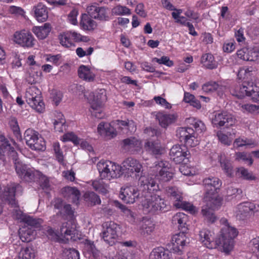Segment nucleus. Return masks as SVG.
I'll return each instance as SVG.
<instances>
[{"label":"nucleus","instance_id":"obj_1","mask_svg":"<svg viewBox=\"0 0 259 259\" xmlns=\"http://www.w3.org/2000/svg\"><path fill=\"white\" fill-rule=\"evenodd\" d=\"M187 220V215L182 212L177 213L172 218L173 223L178 224V229L181 232L172 237L170 250L178 255L183 254L184 246L189 243V238L186 235L188 230L186 224Z\"/></svg>","mask_w":259,"mask_h":259},{"label":"nucleus","instance_id":"obj_2","mask_svg":"<svg viewBox=\"0 0 259 259\" xmlns=\"http://www.w3.org/2000/svg\"><path fill=\"white\" fill-rule=\"evenodd\" d=\"M220 223L223 226L218 237L220 241V249L228 253L233 248L234 239L237 236L238 232L235 228L230 226L226 219L222 218Z\"/></svg>","mask_w":259,"mask_h":259},{"label":"nucleus","instance_id":"obj_3","mask_svg":"<svg viewBox=\"0 0 259 259\" xmlns=\"http://www.w3.org/2000/svg\"><path fill=\"white\" fill-rule=\"evenodd\" d=\"M142 205L146 213H155L165 212L169 209L166 201L158 194L147 195L142 200Z\"/></svg>","mask_w":259,"mask_h":259},{"label":"nucleus","instance_id":"obj_4","mask_svg":"<svg viewBox=\"0 0 259 259\" xmlns=\"http://www.w3.org/2000/svg\"><path fill=\"white\" fill-rule=\"evenodd\" d=\"M102 179L110 180L119 177L121 174V167L111 161H100L97 165Z\"/></svg>","mask_w":259,"mask_h":259},{"label":"nucleus","instance_id":"obj_5","mask_svg":"<svg viewBox=\"0 0 259 259\" xmlns=\"http://www.w3.org/2000/svg\"><path fill=\"white\" fill-rule=\"evenodd\" d=\"M231 93L238 98L248 96L251 97L252 101L254 102L259 101V87L252 82L244 80L241 85L236 87Z\"/></svg>","mask_w":259,"mask_h":259},{"label":"nucleus","instance_id":"obj_6","mask_svg":"<svg viewBox=\"0 0 259 259\" xmlns=\"http://www.w3.org/2000/svg\"><path fill=\"white\" fill-rule=\"evenodd\" d=\"M203 185L205 191L204 200L222 199L218 195V190L221 185V181L217 177H209L203 180Z\"/></svg>","mask_w":259,"mask_h":259},{"label":"nucleus","instance_id":"obj_7","mask_svg":"<svg viewBox=\"0 0 259 259\" xmlns=\"http://www.w3.org/2000/svg\"><path fill=\"white\" fill-rule=\"evenodd\" d=\"M107 97L106 91L104 89H100L94 95L93 100L90 103L92 115L95 117L103 118L105 114L103 111L104 103L106 101Z\"/></svg>","mask_w":259,"mask_h":259},{"label":"nucleus","instance_id":"obj_8","mask_svg":"<svg viewBox=\"0 0 259 259\" xmlns=\"http://www.w3.org/2000/svg\"><path fill=\"white\" fill-rule=\"evenodd\" d=\"M22 191V188L19 184L11 183L0 189V197L12 207L17 209L18 205L15 200V194Z\"/></svg>","mask_w":259,"mask_h":259},{"label":"nucleus","instance_id":"obj_9","mask_svg":"<svg viewBox=\"0 0 259 259\" xmlns=\"http://www.w3.org/2000/svg\"><path fill=\"white\" fill-rule=\"evenodd\" d=\"M102 238L104 241L110 246H112L117 242V232L120 229L119 226L112 221L105 222L102 225Z\"/></svg>","mask_w":259,"mask_h":259},{"label":"nucleus","instance_id":"obj_10","mask_svg":"<svg viewBox=\"0 0 259 259\" xmlns=\"http://www.w3.org/2000/svg\"><path fill=\"white\" fill-rule=\"evenodd\" d=\"M40 90L34 86L29 88L25 93V99L27 103L31 107L38 112H42L45 105L40 97Z\"/></svg>","mask_w":259,"mask_h":259},{"label":"nucleus","instance_id":"obj_11","mask_svg":"<svg viewBox=\"0 0 259 259\" xmlns=\"http://www.w3.org/2000/svg\"><path fill=\"white\" fill-rule=\"evenodd\" d=\"M205 204L202 206L201 213L204 219L208 223H213L217 218L214 211L218 209L222 205V199L212 200H204Z\"/></svg>","mask_w":259,"mask_h":259},{"label":"nucleus","instance_id":"obj_12","mask_svg":"<svg viewBox=\"0 0 259 259\" xmlns=\"http://www.w3.org/2000/svg\"><path fill=\"white\" fill-rule=\"evenodd\" d=\"M153 168L156 173L155 179L161 183L168 182L173 178L174 174L170 171L168 163L166 161L155 162Z\"/></svg>","mask_w":259,"mask_h":259},{"label":"nucleus","instance_id":"obj_13","mask_svg":"<svg viewBox=\"0 0 259 259\" xmlns=\"http://www.w3.org/2000/svg\"><path fill=\"white\" fill-rule=\"evenodd\" d=\"M211 122L217 127L229 128L235 124L236 119L228 112L221 111L214 113Z\"/></svg>","mask_w":259,"mask_h":259},{"label":"nucleus","instance_id":"obj_14","mask_svg":"<svg viewBox=\"0 0 259 259\" xmlns=\"http://www.w3.org/2000/svg\"><path fill=\"white\" fill-rule=\"evenodd\" d=\"M177 136L180 141L188 146L194 147L199 143L195 136L194 130L189 127H180L177 131Z\"/></svg>","mask_w":259,"mask_h":259},{"label":"nucleus","instance_id":"obj_15","mask_svg":"<svg viewBox=\"0 0 259 259\" xmlns=\"http://www.w3.org/2000/svg\"><path fill=\"white\" fill-rule=\"evenodd\" d=\"M14 41L21 47L31 48L34 46L35 39L30 32L22 30L14 33Z\"/></svg>","mask_w":259,"mask_h":259},{"label":"nucleus","instance_id":"obj_16","mask_svg":"<svg viewBox=\"0 0 259 259\" xmlns=\"http://www.w3.org/2000/svg\"><path fill=\"white\" fill-rule=\"evenodd\" d=\"M18 176L23 181L31 182L35 178L36 170L29 168L27 165L20 161H16L14 164Z\"/></svg>","mask_w":259,"mask_h":259},{"label":"nucleus","instance_id":"obj_17","mask_svg":"<svg viewBox=\"0 0 259 259\" xmlns=\"http://www.w3.org/2000/svg\"><path fill=\"white\" fill-rule=\"evenodd\" d=\"M199 239L202 243L209 249H220V241L218 238L214 240L213 234L207 229H202L199 232Z\"/></svg>","mask_w":259,"mask_h":259},{"label":"nucleus","instance_id":"obj_18","mask_svg":"<svg viewBox=\"0 0 259 259\" xmlns=\"http://www.w3.org/2000/svg\"><path fill=\"white\" fill-rule=\"evenodd\" d=\"M140 189L143 191H147L150 193L159 190V186L155 181L149 176L141 175L139 179Z\"/></svg>","mask_w":259,"mask_h":259},{"label":"nucleus","instance_id":"obj_19","mask_svg":"<svg viewBox=\"0 0 259 259\" xmlns=\"http://www.w3.org/2000/svg\"><path fill=\"white\" fill-rule=\"evenodd\" d=\"M140 193L138 189L134 186L121 188L119 194L120 198L126 203H133L138 199Z\"/></svg>","mask_w":259,"mask_h":259},{"label":"nucleus","instance_id":"obj_20","mask_svg":"<svg viewBox=\"0 0 259 259\" xmlns=\"http://www.w3.org/2000/svg\"><path fill=\"white\" fill-rule=\"evenodd\" d=\"M187 149L184 145H175L170 149V159L176 163L182 162L187 155Z\"/></svg>","mask_w":259,"mask_h":259},{"label":"nucleus","instance_id":"obj_21","mask_svg":"<svg viewBox=\"0 0 259 259\" xmlns=\"http://www.w3.org/2000/svg\"><path fill=\"white\" fill-rule=\"evenodd\" d=\"M123 167L128 172L143 174V166L139 160L128 157L125 159L122 162Z\"/></svg>","mask_w":259,"mask_h":259},{"label":"nucleus","instance_id":"obj_22","mask_svg":"<svg viewBox=\"0 0 259 259\" xmlns=\"http://www.w3.org/2000/svg\"><path fill=\"white\" fill-rule=\"evenodd\" d=\"M254 208V205L250 202H244L240 203L236 208V217L239 220H244L253 212Z\"/></svg>","mask_w":259,"mask_h":259},{"label":"nucleus","instance_id":"obj_23","mask_svg":"<svg viewBox=\"0 0 259 259\" xmlns=\"http://www.w3.org/2000/svg\"><path fill=\"white\" fill-rule=\"evenodd\" d=\"M122 147L126 150L134 153L140 150L141 147V143L140 140L135 137H130L124 139L122 141Z\"/></svg>","mask_w":259,"mask_h":259},{"label":"nucleus","instance_id":"obj_24","mask_svg":"<svg viewBox=\"0 0 259 259\" xmlns=\"http://www.w3.org/2000/svg\"><path fill=\"white\" fill-rule=\"evenodd\" d=\"M156 119L158 121L159 124L162 127L166 128L176 121L177 116L172 114L159 112L156 115Z\"/></svg>","mask_w":259,"mask_h":259},{"label":"nucleus","instance_id":"obj_25","mask_svg":"<svg viewBox=\"0 0 259 259\" xmlns=\"http://www.w3.org/2000/svg\"><path fill=\"white\" fill-rule=\"evenodd\" d=\"M97 130L101 136L108 139L113 138L117 135L113 127L107 122H100L98 126Z\"/></svg>","mask_w":259,"mask_h":259},{"label":"nucleus","instance_id":"obj_26","mask_svg":"<svg viewBox=\"0 0 259 259\" xmlns=\"http://www.w3.org/2000/svg\"><path fill=\"white\" fill-rule=\"evenodd\" d=\"M63 196L71 200V201L75 204L78 203V200L80 196L79 191L75 187H65L62 190Z\"/></svg>","mask_w":259,"mask_h":259},{"label":"nucleus","instance_id":"obj_27","mask_svg":"<svg viewBox=\"0 0 259 259\" xmlns=\"http://www.w3.org/2000/svg\"><path fill=\"white\" fill-rule=\"evenodd\" d=\"M84 256L89 259L97 258L99 254V251L96 249L94 242L85 240L83 249Z\"/></svg>","mask_w":259,"mask_h":259},{"label":"nucleus","instance_id":"obj_28","mask_svg":"<svg viewBox=\"0 0 259 259\" xmlns=\"http://www.w3.org/2000/svg\"><path fill=\"white\" fill-rule=\"evenodd\" d=\"M78 75L80 78L88 82L95 80V74L91 70L89 66L81 65L78 69Z\"/></svg>","mask_w":259,"mask_h":259},{"label":"nucleus","instance_id":"obj_29","mask_svg":"<svg viewBox=\"0 0 259 259\" xmlns=\"http://www.w3.org/2000/svg\"><path fill=\"white\" fill-rule=\"evenodd\" d=\"M144 148L146 151L153 155H161L162 153L163 149L160 143L158 141H147Z\"/></svg>","mask_w":259,"mask_h":259},{"label":"nucleus","instance_id":"obj_30","mask_svg":"<svg viewBox=\"0 0 259 259\" xmlns=\"http://www.w3.org/2000/svg\"><path fill=\"white\" fill-rule=\"evenodd\" d=\"M38 181L40 187L47 193L51 190V186L48 178L41 172L37 170L35 171V178L32 181Z\"/></svg>","mask_w":259,"mask_h":259},{"label":"nucleus","instance_id":"obj_31","mask_svg":"<svg viewBox=\"0 0 259 259\" xmlns=\"http://www.w3.org/2000/svg\"><path fill=\"white\" fill-rule=\"evenodd\" d=\"M19 234L20 238L23 242H29L34 238L36 232L34 229L25 226L20 229Z\"/></svg>","mask_w":259,"mask_h":259},{"label":"nucleus","instance_id":"obj_32","mask_svg":"<svg viewBox=\"0 0 259 259\" xmlns=\"http://www.w3.org/2000/svg\"><path fill=\"white\" fill-rule=\"evenodd\" d=\"M35 17L39 22H44L48 18L47 8L42 4L39 3L33 8Z\"/></svg>","mask_w":259,"mask_h":259},{"label":"nucleus","instance_id":"obj_33","mask_svg":"<svg viewBox=\"0 0 259 259\" xmlns=\"http://www.w3.org/2000/svg\"><path fill=\"white\" fill-rule=\"evenodd\" d=\"M51 30V25L48 23H45L42 26H36L32 29V31L40 39H45Z\"/></svg>","mask_w":259,"mask_h":259},{"label":"nucleus","instance_id":"obj_34","mask_svg":"<svg viewBox=\"0 0 259 259\" xmlns=\"http://www.w3.org/2000/svg\"><path fill=\"white\" fill-rule=\"evenodd\" d=\"M75 227L69 222L63 223L60 228L61 235L67 241L72 238V235L75 233Z\"/></svg>","mask_w":259,"mask_h":259},{"label":"nucleus","instance_id":"obj_35","mask_svg":"<svg viewBox=\"0 0 259 259\" xmlns=\"http://www.w3.org/2000/svg\"><path fill=\"white\" fill-rule=\"evenodd\" d=\"M113 204L116 207L120 209L123 212L124 215L127 218L128 221L132 224L136 223V219L135 214L126 206L121 204L118 201L115 200L113 202Z\"/></svg>","mask_w":259,"mask_h":259},{"label":"nucleus","instance_id":"obj_36","mask_svg":"<svg viewBox=\"0 0 259 259\" xmlns=\"http://www.w3.org/2000/svg\"><path fill=\"white\" fill-rule=\"evenodd\" d=\"M201 63L207 69H213L218 67V62L213 56L209 53L204 54L201 58Z\"/></svg>","mask_w":259,"mask_h":259},{"label":"nucleus","instance_id":"obj_37","mask_svg":"<svg viewBox=\"0 0 259 259\" xmlns=\"http://www.w3.org/2000/svg\"><path fill=\"white\" fill-rule=\"evenodd\" d=\"M80 25L85 30H93L97 26L96 22L85 14L82 15Z\"/></svg>","mask_w":259,"mask_h":259},{"label":"nucleus","instance_id":"obj_38","mask_svg":"<svg viewBox=\"0 0 259 259\" xmlns=\"http://www.w3.org/2000/svg\"><path fill=\"white\" fill-rule=\"evenodd\" d=\"M24 223L27 225L26 227H29L33 229H40L43 223V220L41 219L33 218L30 216H24L23 219Z\"/></svg>","mask_w":259,"mask_h":259},{"label":"nucleus","instance_id":"obj_39","mask_svg":"<svg viewBox=\"0 0 259 259\" xmlns=\"http://www.w3.org/2000/svg\"><path fill=\"white\" fill-rule=\"evenodd\" d=\"M155 224L150 220H144L140 227L141 234L145 236L151 235L154 231Z\"/></svg>","mask_w":259,"mask_h":259},{"label":"nucleus","instance_id":"obj_40","mask_svg":"<svg viewBox=\"0 0 259 259\" xmlns=\"http://www.w3.org/2000/svg\"><path fill=\"white\" fill-rule=\"evenodd\" d=\"M165 193L170 199L175 202H178L180 199H183L182 193L178 188L174 186H168L165 188Z\"/></svg>","mask_w":259,"mask_h":259},{"label":"nucleus","instance_id":"obj_41","mask_svg":"<svg viewBox=\"0 0 259 259\" xmlns=\"http://www.w3.org/2000/svg\"><path fill=\"white\" fill-rule=\"evenodd\" d=\"M224 87L219 85L217 82L210 81L206 82L202 85V90L203 91L209 93L215 91H218V94L219 96L223 95V90Z\"/></svg>","mask_w":259,"mask_h":259},{"label":"nucleus","instance_id":"obj_42","mask_svg":"<svg viewBox=\"0 0 259 259\" xmlns=\"http://www.w3.org/2000/svg\"><path fill=\"white\" fill-rule=\"evenodd\" d=\"M150 259H169V253L167 250L162 247H157L153 249L150 254Z\"/></svg>","mask_w":259,"mask_h":259},{"label":"nucleus","instance_id":"obj_43","mask_svg":"<svg viewBox=\"0 0 259 259\" xmlns=\"http://www.w3.org/2000/svg\"><path fill=\"white\" fill-rule=\"evenodd\" d=\"M73 31H68L61 33L59 36L60 44L66 48H70L74 46L71 38H73Z\"/></svg>","mask_w":259,"mask_h":259},{"label":"nucleus","instance_id":"obj_44","mask_svg":"<svg viewBox=\"0 0 259 259\" xmlns=\"http://www.w3.org/2000/svg\"><path fill=\"white\" fill-rule=\"evenodd\" d=\"M115 124L117 126V128L120 129L125 128L131 133L135 132L137 129L136 125L135 122L132 120H127V121L117 120L115 121Z\"/></svg>","mask_w":259,"mask_h":259},{"label":"nucleus","instance_id":"obj_45","mask_svg":"<svg viewBox=\"0 0 259 259\" xmlns=\"http://www.w3.org/2000/svg\"><path fill=\"white\" fill-rule=\"evenodd\" d=\"M24 137L26 144L30 147L39 136L37 132L32 128H28L25 131Z\"/></svg>","mask_w":259,"mask_h":259},{"label":"nucleus","instance_id":"obj_46","mask_svg":"<svg viewBox=\"0 0 259 259\" xmlns=\"http://www.w3.org/2000/svg\"><path fill=\"white\" fill-rule=\"evenodd\" d=\"M174 205L178 208H182L185 210L190 212L192 214H194L196 212V208L191 203L187 201H183L180 199L178 202L174 203Z\"/></svg>","mask_w":259,"mask_h":259},{"label":"nucleus","instance_id":"obj_47","mask_svg":"<svg viewBox=\"0 0 259 259\" xmlns=\"http://www.w3.org/2000/svg\"><path fill=\"white\" fill-rule=\"evenodd\" d=\"M20 259H33L35 257L34 250L31 247H25L21 248L19 252Z\"/></svg>","mask_w":259,"mask_h":259},{"label":"nucleus","instance_id":"obj_48","mask_svg":"<svg viewBox=\"0 0 259 259\" xmlns=\"http://www.w3.org/2000/svg\"><path fill=\"white\" fill-rule=\"evenodd\" d=\"M84 199L90 203L91 205L100 204L101 202L99 196L93 192H87L84 195Z\"/></svg>","mask_w":259,"mask_h":259},{"label":"nucleus","instance_id":"obj_49","mask_svg":"<svg viewBox=\"0 0 259 259\" xmlns=\"http://www.w3.org/2000/svg\"><path fill=\"white\" fill-rule=\"evenodd\" d=\"M62 259H79V252L73 248H65L63 251Z\"/></svg>","mask_w":259,"mask_h":259},{"label":"nucleus","instance_id":"obj_50","mask_svg":"<svg viewBox=\"0 0 259 259\" xmlns=\"http://www.w3.org/2000/svg\"><path fill=\"white\" fill-rule=\"evenodd\" d=\"M251 54L254 55V57L253 56H250L248 53H247L245 50L242 49L238 50L237 52V55L238 57L243 60L247 61H254L255 60V57L257 56V53L255 52H251Z\"/></svg>","mask_w":259,"mask_h":259},{"label":"nucleus","instance_id":"obj_51","mask_svg":"<svg viewBox=\"0 0 259 259\" xmlns=\"http://www.w3.org/2000/svg\"><path fill=\"white\" fill-rule=\"evenodd\" d=\"M10 124L13 133L18 140H22V136L17 120L16 118H13L10 121Z\"/></svg>","mask_w":259,"mask_h":259},{"label":"nucleus","instance_id":"obj_52","mask_svg":"<svg viewBox=\"0 0 259 259\" xmlns=\"http://www.w3.org/2000/svg\"><path fill=\"white\" fill-rule=\"evenodd\" d=\"M221 166L226 175L229 177L234 176V170L231 163L226 160L221 161Z\"/></svg>","mask_w":259,"mask_h":259},{"label":"nucleus","instance_id":"obj_53","mask_svg":"<svg viewBox=\"0 0 259 259\" xmlns=\"http://www.w3.org/2000/svg\"><path fill=\"white\" fill-rule=\"evenodd\" d=\"M235 175L237 177L242 178L246 180H252L254 178L251 173L248 172L247 169L243 167L237 168Z\"/></svg>","mask_w":259,"mask_h":259},{"label":"nucleus","instance_id":"obj_54","mask_svg":"<svg viewBox=\"0 0 259 259\" xmlns=\"http://www.w3.org/2000/svg\"><path fill=\"white\" fill-rule=\"evenodd\" d=\"M29 148L33 150L44 151L46 149V144L44 139L39 136Z\"/></svg>","mask_w":259,"mask_h":259},{"label":"nucleus","instance_id":"obj_55","mask_svg":"<svg viewBox=\"0 0 259 259\" xmlns=\"http://www.w3.org/2000/svg\"><path fill=\"white\" fill-rule=\"evenodd\" d=\"M59 119L55 120L54 122V128L57 132H63L65 130V120L62 118L63 115L62 114L59 113Z\"/></svg>","mask_w":259,"mask_h":259},{"label":"nucleus","instance_id":"obj_56","mask_svg":"<svg viewBox=\"0 0 259 259\" xmlns=\"http://www.w3.org/2000/svg\"><path fill=\"white\" fill-rule=\"evenodd\" d=\"M53 149L55 152V156L58 161L60 163H63L64 161V156L63 152L61 150L60 144L58 142L53 144Z\"/></svg>","mask_w":259,"mask_h":259},{"label":"nucleus","instance_id":"obj_57","mask_svg":"<svg viewBox=\"0 0 259 259\" xmlns=\"http://www.w3.org/2000/svg\"><path fill=\"white\" fill-rule=\"evenodd\" d=\"M112 13L116 15H124L130 14L131 11L125 6H117L113 9Z\"/></svg>","mask_w":259,"mask_h":259},{"label":"nucleus","instance_id":"obj_58","mask_svg":"<svg viewBox=\"0 0 259 259\" xmlns=\"http://www.w3.org/2000/svg\"><path fill=\"white\" fill-rule=\"evenodd\" d=\"M63 141L64 142L71 141L75 145L79 143V139L73 133H68L64 134L63 136Z\"/></svg>","mask_w":259,"mask_h":259},{"label":"nucleus","instance_id":"obj_59","mask_svg":"<svg viewBox=\"0 0 259 259\" xmlns=\"http://www.w3.org/2000/svg\"><path fill=\"white\" fill-rule=\"evenodd\" d=\"M153 62H156L159 64H164L167 66L170 67L174 65L172 61L170 60L169 57L162 56L161 58H154L152 60Z\"/></svg>","mask_w":259,"mask_h":259},{"label":"nucleus","instance_id":"obj_60","mask_svg":"<svg viewBox=\"0 0 259 259\" xmlns=\"http://www.w3.org/2000/svg\"><path fill=\"white\" fill-rule=\"evenodd\" d=\"M249 246L252 252L259 257V237L252 239L250 242Z\"/></svg>","mask_w":259,"mask_h":259},{"label":"nucleus","instance_id":"obj_61","mask_svg":"<svg viewBox=\"0 0 259 259\" xmlns=\"http://www.w3.org/2000/svg\"><path fill=\"white\" fill-rule=\"evenodd\" d=\"M242 111L245 112L253 113L259 110V106L253 104H246L241 106Z\"/></svg>","mask_w":259,"mask_h":259},{"label":"nucleus","instance_id":"obj_62","mask_svg":"<svg viewBox=\"0 0 259 259\" xmlns=\"http://www.w3.org/2000/svg\"><path fill=\"white\" fill-rule=\"evenodd\" d=\"M94 18L106 21L108 20L109 17L107 15L106 9L104 7H100Z\"/></svg>","mask_w":259,"mask_h":259},{"label":"nucleus","instance_id":"obj_63","mask_svg":"<svg viewBox=\"0 0 259 259\" xmlns=\"http://www.w3.org/2000/svg\"><path fill=\"white\" fill-rule=\"evenodd\" d=\"M100 8L97 4H92L88 6L87 11L91 17L94 18Z\"/></svg>","mask_w":259,"mask_h":259},{"label":"nucleus","instance_id":"obj_64","mask_svg":"<svg viewBox=\"0 0 259 259\" xmlns=\"http://www.w3.org/2000/svg\"><path fill=\"white\" fill-rule=\"evenodd\" d=\"M78 14V11L75 9H73L68 15L69 22L73 25H76L77 23V16Z\"/></svg>","mask_w":259,"mask_h":259}]
</instances>
